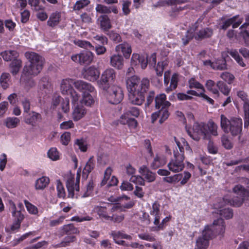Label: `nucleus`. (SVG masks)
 I'll list each match as a JSON object with an SVG mask.
<instances>
[{
  "label": "nucleus",
  "instance_id": "1",
  "mask_svg": "<svg viewBox=\"0 0 249 249\" xmlns=\"http://www.w3.org/2000/svg\"><path fill=\"white\" fill-rule=\"evenodd\" d=\"M147 78L141 79L136 75L129 77L126 80V87L129 92V100L135 105L140 106L144 101L145 93L149 87Z\"/></svg>",
  "mask_w": 249,
  "mask_h": 249
},
{
  "label": "nucleus",
  "instance_id": "2",
  "mask_svg": "<svg viewBox=\"0 0 249 249\" xmlns=\"http://www.w3.org/2000/svg\"><path fill=\"white\" fill-rule=\"evenodd\" d=\"M217 129V125L213 121H210L207 124L195 123L193 127V133H192L189 130L187 131L191 138L198 141L201 138L210 140L211 135L218 136Z\"/></svg>",
  "mask_w": 249,
  "mask_h": 249
},
{
  "label": "nucleus",
  "instance_id": "3",
  "mask_svg": "<svg viewBox=\"0 0 249 249\" xmlns=\"http://www.w3.org/2000/svg\"><path fill=\"white\" fill-rule=\"evenodd\" d=\"M225 231V225L223 219L218 218L213 221L211 226L205 227L202 235L196 240L197 249H205L209 246V240L212 237L213 232L215 234H222Z\"/></svg>",
  "mask_w": 249,
  "mask_h": 249
},
{
  "label": "nucleus",
  "instance_id": "4",
  "mask_svg": "<svg viewBox=\"0 0 249 249\" xmlns=\"http://www.w3.org/2000/svg\"><path fill=\"white\" fill-rule=\"evenodd\" d=\"M25 56L30 61V64L24 67L22 77L38 74L42 69L43 58L34 52H26Z\"/></svg>",
  "mask_w": 249,
  "mask_h": 249
},
{
  "label": "nucleus",
  "instance_id": "5",
  "mask_svg": "<svg viewBox=\"0 0 249 249\" xmlns=\"http://www.w3.org/2000/svg\"><path fill=\"white\" fill-rule=\"evenodd\" d=\"M25 56L30 61V64L24 67L22 77L38 74L42 69L43 58L34 52H26Z\"/></svg>",
  "mask_w": 249,
  "mask_h": 249
},
{
  "label": "nucleus",
  "instance_id": "6",
  "mask_svg": "<svg viewBox=\"0 0 249 249\" xmlns=\"http://www.w3.org/2000/svg\"><path fill=\"white\" fill-rule=\"evenodd\" d=\"M74 87L82 92V104L91 106L95 102L96 91L90 84L82 80H77L74 83Z\"/></svg>",
  "mask_w": 249,
  "mask_h": 249
},
{
  "label": "nucleus",
  "instance_id": "7",
  "mask_svg": "<svg viewBox=\"0 0 249 249\" xmlns=\"http://www.w3.org/2000/svg\"><path fill=\"white\" fill-rule=\"evenodd\" d=\"M220 126L225 133H230L232 136H240L242 129V120L237 118L229 119L222 114L220 116Z\"/></svg>",
  "mask_w": 249,
  "mask_h": 249
},
{
  "label": "nucleus",
  "instance_id": "8",
  "mask_svg": "<svg viewBox=\"0 0 249 249\" xmlns=\"http://www.w3.org/2000/svg\"><path fill=\"white\" fill-rule=\"evenodd\" d=\"M233 191L236 196H234L231 200L225 197L223 198L222 201L225 204H230L234 207H240L245 201L246 197L249 196V192L241 185H236Z\"/></svg>",
  "mask_w": 249,
  "mask_h": 249
},
{
  "label": "nucleus",
  "instance_id": "9",
  "mask_svg": "<svg viewBox=\"0 0 249 249\" xmlns=\"http://www.w3.org/2000/svg\"><path fill=\"white\" fill-rule=\"evenodd\" d=\"M140 113V110L138 107H130L126 109L121 115L119 120V122L123 125L127 124L130 128H135L138 125V122L135 119L131 118L130 116L137 118L139 116Z\"/></svg>",
  "mask_w": 249,
  "mask_h": 249
},
{
  "label": "nucleus",
  "instance_id": "10",
  "mask_svg": "<svg viewBox=\"0 0 249 249\" xmlns=\"http://www.w3.org/2000/svg\"><path fill=\"white\" fill-rule=\"evenodd\" d=\"M115 78V70L112 68H108L103 72L100 79L97 81V83L101 89L107 90L109 87V84L114 82Z\"/></svg>",
  "mask_w": 249,
  "mask_h": 249
},
{
  "label": "nucleus",
  "instance_id": "11",
  "mask_svg": "<svg viewBox=\"0 0 249 249\" xmlns=\"http://www.w3.org/2000/svg\"><path fill=\"white\" fill-rule=\"evenodd\" d=\"M107 99L112 104L120 103L124 98V93L122 88L119 86H113L107 89Z\"/></svg>",
  "mask_w": 249,
  "mask_h": 249
},
{
  "label": "nucleus",
  "instance_id": "12",
  "mask_svg": "<svg viewBox=\"0 0 249 249\" xmlns=\"http://www.w3.org/2000/svg\"><path fill=\"white\" fill-rule=\"evenodd\" d=\"M184 157L182 153H175L174 159H172L167 165L169 170L174 173L181 171L184 168Z\"/></svg>",
  "mask_w": 249,
  "mask_h": 249
},
{
  "label": "nucleus",
  "instance_id": "13",
  "mask_svg": "<svg viewBox=\"0 0 249 249\" xmlns=\"http://www.w3.org/2000/svg\"><path fill=\"white\" fill-rule=\"evenodd\" d=\"M80 170L78 169L76 175V182H74L73 178H70L68 179L66 182V187L68 191V196L69 197H73L74 192L75 190L77 192L79 191V182L80 178Z\"/></svg>",
  "mask_w": 249,
  "mask_h": 249
},
{
  "label": "nucleus",
  "instance_id": "14",
  "mask_svg": "<svg viewBox=\"0 0 249 249\" xmlns=\"http://www.w3.org/2000/svg\"><path fill=\"white\" fill-rule=\"evenodd\" d=\"M237 96L244 101L243 105L244 113V126L245 128H248L249 126V101L247 99V94L243 91L237 92Z\"/></svg>",
  "mask_w": 249,
  "mask_h": 249
},
{
  "label": "nucleus",
  "instance_id": "15",
  "mask_svg": "<svg viewBox=\"0 0 249 249\" xmlns=\"http://www.w3.org/2000/svg\"><path fill=\"white\" fill-rule=\"evenodd\" d=\"M155 107L157 109L166 110L168 111V108L171 103L166 100V96L164 93L157 95L155 98Z\"/></svg>",
  "mask_w": 249,
  "mask_h": 249
},
{
  "label": "nucleus",
  "instance_id": "16",
  "mask_svg": "<svg viewBox=\"0 0 249 249\" xmlns=\"http://www.w3.org/2000/svg\"><path fill=\"white\" fill-rule=\"evenodd\" d=\"M99 71L94 67H89L82 71L83 77L91 82L96 81L100 75Z\"/></svg>",
  "mask_w": 249,
  "mask_h": 249
},
{
  "label": "nucleus",
  "instance_id": "17",
  "mask_svg": "<svg viewBox=\"0 0 249 249\" xmlns=\"http://www.w3.org/2000/svg\"><path fill=\"white\" fill-rule=\"evenodd\" d=\"M243 20L242 18H240L239 15H236L223 21L221 28L226 30L231 25H232L233 28H237L242 23Z\"/></svg>",
  "mask_w": 249,
  "mask_h": 249
},
{
  "label": "nucleus",
  "instance_id": "18",
  "mask_svg": "<svg viewBox=\"0 0 249 249\" xmlns=\"http://www.w3.org/2000/svg\"><path fill=\"white\" fill-rule=\"evenodd\" d=\"M42 120L41 115L33 111L28 112L24 116L25 123L32 126H35L37 122H40Z\"/></svg>",
  "mask_w": 249,
  "mask_h": 249
},
{
  "label": "nucleus",
  "instance_id": "19",
  "mask_svg": "<svg viewBox=\"0 0 249 249\" xmlns=\"http://www.w3.org/2000/svg\"><path fill=\"white\" fill-rule=\"evenodd\" d=\"M95 10L98 14L106 15H107V14H109L112 12L115 14L118 13V10L116 6H107L101 4H97L96 5Z\"/></svg>",
  "mask_w": 249,
  "mask_h": 249
},
{
  "label": "nucleus",
  "instance_id": "20",
  "mask_svg": "<svg viewBox=\"0 0 249 249\" xmlns=\"http://www.w3.org/2000/svg\"><path fill=\"white\" fill-rule=\"evenodd\" d=\"M73 80L70 78L63 79L60 84V90L63 94L68 95L72 89H73L72 85H74Z\"/></svg>",
  "mask_w": 249,
  "mask_h": 249
},
{
  "label": "nucleus",
  "instance_id": "21",
  "mask_svg": "<svg viewBox=\"0 0 249 249\" xmlns=\"http://www.w3.org/2000/svg\"><path fill=\"white\" fill-rule=\"evenodd\" d=\"M139 172L149 182H153L156 179V173L151 172L149 169L145 165L141 166L139 169Z\"/></svg>",
  "mask_w": 249,
  "mask_h": 249
},
{
  "label": "nucleus",
  "instance_id": "22",
  "mask_svg": "<svg viewBox=\"0 0 249 249\" xmlns=\"http://www.w3.org/2000/svg\"><path fill=\"white\" fill-rule=\"evenodd\" d=\"M115 51L117 53H122L125 58H128L132 53L131 46L127 42H124L116 46Z\"/></svg>",
  "mask_w": 249,
  "mask_h": 249
},
{
  "label": "nucleus",
  "instance_id": "23",
  "mask_svg": "<svg viewBox=\"0 0 249 249\" xmlns=\"http://www.w3.org/2000/svg\"><path fill=\"white\" fill-rule=\"evenodd\" d=\"M169 116V113L168 111H166V110H159L152 113L151 115V122L152 123H154L157 119L160 117L159 122L160 124H162L167 119Z\"/></svg>",
  "mask_w": 249,
  "mask_h": 249
},
{
  "label": "nucleus",
  "instance_id": "24",
  "mask_svg": "<svg viewBox=\"0 0 249 249\" xmlns=\"http://www.w3.org/2000/svg\"><path fill=\"white\" fill-rule=\"evenodd\" d=\"M110 64L112 67L121 70L124 66V58L120 54H114L110 57Z\"/></svg>",
  "mask_w": 249,
  "mask_h": 249
},
{
  "label": "nucleus",
  "instance_id": "25",
  "mask_svg": "<svg viewBox=\"0 0 249 249\" xmlns=\"http://www.w3.org/2000/svg\"><path fill=\"white\" fill-rule=\"evenodd\" d=\"M213 35V30L211 28L206 27L196 32L195 37L196 40H199L211 37Z\"/></svg>",
  "mask_w": 249,
  "mask_h": 249
},
{
  "label": "nucleus",
  "instance_id": "26",
  "mask_svg": "<svg viewBox=\"0 0 249 249\" xmlns=\"http://www.w3.org/2000/svg\"><path fill=\"white\" fill-rule=\"evenodd\" d=\"M98 21L99 22L100 26L102 30L107 31L111 28L110 19L108 16L106 15H101Z\"/></svg>",
  "mask_w": 249,
  "mask_h": 249
},
{
  "label": "nucleus",
  "instance_id": "27",
  "mask_svg": "<svg viewBox=\"0 0 249 249\" xmlns=\"http://www.w3.org/2000/svg\"><path fill=\"white\" fill-rule=\"evenodd\" d=\"M61 20V13L58 12L53 13L47 21V25L51 27L57 26Z\"/></svg>",
  "mask_w": 249,
  "mask_h": 249
},
{
  "label": "nucleus",
  "instance_id": "28",
  "mask_svg": "<svg viewBox=\"0 0 249 249\" xmlns=\"http://www.w3.org/2000/svg\"><path fill=\"white\" fill-rule=\"evenodd\" d=\"M86 110L85 108L82 105H77L75 107L72 116L74 121H78L81 119L86 114Z\"/></svg>",
  "mask_w": 249,
  "mask_h": 249
},
{
  "label": "nucleus",
  "instance_id": "29",
  "mask_svg": "<svg viewBox=\"0 0 249 249\" xmlns=\"http://www.w3.org/2000/svg\"><path fill=\"white\" fill-rule=\"evenodd\" d=\"M4 124L9 128H14L17 127L20 123L19 118L15 117H9L6 118L3 121Z\"/></svg>",
  "mask_w": 249,
  "mask_h": 249
},
{
  "label": "nucleus",
  "instance_id": "30",
  "mask_svg": "<svg viewBox=\"0 0 249 249\" xmlns=\"http://www.w3.org/2000/svg\"><path fill=\"white\" fill-rule=\"evenodd\" d=\"M93 59V53L90 51H86L79 53V63L89 64Z\"/></svg>",
  "mask_w": 249,
  "mask_h": 249
},
{
  "label": "nucleus",
  "instance_id": "31",
  "mask_svg": "<svg viewBox=\"0 0 249 249\" xmlns=\"http://www.w3.org/2000/svg\"><path fill=\"white\" fill-rule=\"evenodd\" d=\"M10 210L12 212V216L17 219L16 221L21 222L24 219V215L21 213L20 211H17V208L15 203L12 201H9Z\"/></svg>",
  "mask_w": 249,
  "mask_h": 249
},
{
  "label": "nucleus",
  "instance_id": "32",
  "mask_svg": "<svg viewBox=\"0 0 249 249\" xmlns=\"http://www.w3.org/2000/svg\"><path fill=\"white\" fill-rule=\"evenodd\" d=\"M95 166V162L94 160V157L91 156L87 162L86 164L83 169V175L87 178L89 174L93 170Z\"/></svg>",
  "mask_w": 249,
  "mask_h": 249
},
{
  "label": "nucleus",
  "instance_id": "33",
  "mask_svg": "<svg viewBox=\"0 0 249 249\" xmlns=\"http://www.w3.org/2000/svg\"><path fill=\"white\" fill-rule=\"evenodd\" d=\"M0 55L2 57L4 60L9 61L16 59L18 54L16 51L15 50H7L0 53Z\"/></svg>",
  "mask_w": 249,
  "mask_h": 249
},
{
  "label": "nucleus",
  "instance_id": "34",
  "mask_svg": "<svg viewBox=\"0 0 249 249\" xmlns=\"http://www.w3.org/2000/svg\"><path fill=\"white\" fill-rule=\"evenodd\" d=\"M50 182L49 178L42 177L36 180V189L37 190H43L46 188Z\"/></svg>",
  "mask_w": 249,
  "mask_h": 249
},
{
  "label": "nucleus",
  "instance_id": "35",
  "mask_svg": "<svg viewBox=\"0 0 249 249\" xmlns=\"http://www.w3.org/2000/svg\"><path fill=\"white\" fill-rule=\"evenodd\" d=\"M229 54L233 58L237 64L242 67L246 66V63L244 62L243 59L240 56L238 52L236 50H231L228 52Z\"/></svg>",
  "mask_w": 249,
  "mask_h": 249
},
{
  "label": "nucleus",
  "instance_id": "36",
  "mask_svg": "<svg viewBox=\"0 0 249 249\" xmlns=\"http://www.w3.org/2000/svg\"><path fill=\"white\" fill-rule=\"evenodd\" d=\"M223 203H224L222 200L219 203L218 207L220 209L219 210V214L221 216L225 217L226 219H230L233 216L232 210L230 208L222 209Z\"/></svg>",
  "mask_w": 249,
  "mask_h": 249
},
{
  "label": "nucleus",
  "instance_id": "37",
  "mask_svg": "<svg viewBox=\"0 0 249 249\" xmlns=\"http://www.w3.org/2000/svg\"><path fill=\"white\" fill-rule=\"evenodd\" d=\"M21 64L22 62L19 59L16 58L12 61L10 65V72L13 75H16L18 72L21 67Z\"/></svg>",
  "mask_w": 249,
  "mask_h": 249
},
{
  "label": "nucleus",
  "instance_id": "38",
  "mask_svg": "<svg viewBox=\"0 0 249 249\" xmlns=\"http://www.w3.org/2000/svg\"><path fill=\"white\" fill-rule=\"evenodd\" d=\"M213 69L223 71L227 69L226 61L224 59L216 60L213 62Z\"/></svg>",
  "mask_w": 249,
  "mask_h": 249
},
{
  "label": "nucleus",
  "instance_id": "39",
  "mask_svg": "<svg viewBox=\"0 0 249 249\" xmlns=\"http://www.w3.org/2000/svg\"><path fill=\"white\" fill-rule=\"evenodd\" d=\"M95 210L100 218H104L106 220H111L112 219L110 216L108 215L107 209L106 207L97 206L95 208Z\"/></svg>",
  "mask_w": 249,
  "mask_h": 249
},
{
  "label": "nucleus",
  "instance_id": "40",
  "mask_svg": "<svg viewBox=\"0 0 249 249\" xmlns=\"http://www.w3.org/2000/svg\"><path fill=\"white\" fill-rule=\"evenodd\" d=\"M182 178V175L181 174H175L173 176L166 177L162 178V180L165 182L170 184H176Z\"/></svg>",
  "mask_w": 249,
  "mask_h": 249
},
{
  "label": "nucleus",
  "instance_id": "41",
  "mask_svg": "<svg viewBox=\"0 0 249 249\" xmlns=\"http://www.w3.org/2000/svg\"><path fill=\"white\" fill-rule=\"evenodd\" d=\"M10 74L8 73H3L0 78V84L3 89H5L9 86Z\"/></svg>",
  "mask_w": 249,
  "mask_h": 249
},
{
  "label": "nucleus",
  "instance_id": "42",
  "mask_svg": "<svg viewBox=\"0 0 249 249\" xmlns=\"http://www.w3.org/2000/svg\"><path fill=\"white\" fill-rule=\"evenodd\" d=\"M63 232L67 234H77L79 233L77 228H75L73 224H70L64 225L62 229Z\"/></svg>",
  "mask_w": 249,
  "mask_h": 249
},
{
  "label": "nucleus",
  "instance_id": "43",
  "mask_svg": "<svg viewBox=\"0 0 249 249\" xmlns=\"http://www.w3.org/2000/svg\"><path fill=\"white\" fill-rule=\"evenodd\" d=\"M178 81V74L174 73L172 76L170 86L166 89L165 91L167 92H169L170 91L175 89L177 87Z\"/></svg>",
  "mask_w": 249,
  "mask_h": 249
},
{
  "label": "nucleus",
  "instance_id": "44",
  "mask_svg": "<svg viewBox=\"0 0 249 249\" xmlns=\"http://www.w3.org/2000/svg\"><path fill=\"white\" fill-rule=\"evenodd\" d=\"M216 86L218 87L219 90L225 95H229L231 89L225 82L219 81L216 83Z\"/></svg>",
  "mask_w": 249,
  "mask_h": 249
},
{
  "label": "nucleus",
  "instance_id": "45",
  "mask_svg": "<svg viewBox=\"0 0 249 249\" xmlns=\"http://www.w3.org/2000/svg\"><path fill=\"white\" fill-rule=\"evenodd\" d=\"M48 157L53 160H57L59 159V153L55 147L51 148L48 151Z\"/></svg>",
  "mask_w": 249,
  "mask_h": 249
},
{
  "label": "nucleus",
  "instance_id": "46",
  "mask_svg": "<svg viewBox=\"0 0 249 249\" xmlns=\"http://www.w3.org/2000/svg\"><path fill=\"white\" fill-rule=\"evenodd\" d=\"M74 43L81 48L87 49L94 48L89 42L86 40L77 39L74 41Z\"/></svg>",
  "mask_w": 249,
  "mask_h": 249
},
{
  "label": "nucleus",
  "instance_id": "47",
  "mask_svg": "<svg viewBox=\"0 0 249 249\" xmlns=\"http://www.w3.org/2000/svg\"><path fill=\"white\" fill-rule=\"evenodd\" d=\"M25 205L28 212L32 214H37L38 213V209L36 206L31 204L27 200L24 201Z\"/></svg>",
  "mask_w": 249,
  "mask_h": 249
},
{
  "label": "nucleus",
  "instance_id": "48",
  "mask_svg": "<svg viewBox=\"0 0 249 249\" xmlns=\"http://www.w3.org/2000/svg\"><path fill=\"white\" fill-rule=\"evenodd\" d=\"M214 85L215 83L212 80H208L206 82V87L209 91L212 92L213 94L218 96L219 91L216 89L214 88Z\"/></svg>",
  "mask_w": 249,
  "mask_h": 249
},
{
  "label": "nucleus",
  "instance_id": "49",
  "mask_svg": "<svg viewBox=\"0 0 249 249\" xmlns=\"http://www.w3.org/2000/svg\"><path fill=\"white\" fill-rule=\"evenodd\" d=\"M56 189L57 196L60 198H64L66 196L65 189L59 180L56 181Z\"/></svg>",
  "mask_w": 249,
  "mask_h": 249
},
{
  "label": "nucleus",
  "instance_id": "50",
  "mask_svg": "<svg viewBox=\"0 0 249 249\" xmlns=\"http://www.w3.org/2000/svg\"><path fill=\"white\" fill-rule=\"evenodd\" d=\"M189 87L190 88H195V89H199L204 91V89L202 84H201L199 82L197 81L195 78H191L189 81Z\"/></svg>",
  "mask_w": 249,
  "mask_h": 249
},
{
  "label": "nucleus",
  "instance_id": "51",
  "mask_svg": "<svg viewBox=\"0 0 249 249\" xmlns=\"http://www.w3.org/2000/svg\"><path fill=\"white\" fill-rule=\"evenodd\" d=\"M165 162L161 161L160 157L156 155L151 164V167L153 169H156L160 166H163Z\"/></svg>",
  "mask_w": 249,
  "mask_h": 249
},
{
  "label": "nucleus",
  "instance_id": "52",
  "mask_svg": "<svg viewBox=\"0 0 249 249\" xmlns=\"http://www.w3.org/2000/svg\"><path fill=\"white\" fill-rule=\"evenodd\" d=\"M130 181L137 185H145V180L140 176H132L130 178Z\"/></svg>",
  "mask_w": 249,
  "mask_h": 249
},
{
  "label": "nucleus",
  "instance_id": "53",
  "mask_svg": "<svg viewBox=\"0 0 249 249\" xmlns=\"http://www.w3.org/2000/svg\"><path fill=\"white\" fill-rule=\"evenodd\" d=\"M89 0H81L77 1L74 6V10H80L89 3Z\"/></svg>",
  "mask_w": 249,
  "mask_h": 249
},
{
  "label": "nucleus",
  "instance_id": "54",
  "mask_svg": "<svg viewBox=\"0 0 249 249\" xmlns=\"http://www.w3.org/2000/svg\"><path fill=\"white\" fill-rule=\"evenodd\" d=\"M167 65V62L166 61L159 62L158 63L157 66L155 69V70L157 72V75L158 76H162L164 67Z\"/></svg>",
  "mask_w": 249,
  "mask_h": 249
},
{
  "label": "nucleus",
  "instance_id": "55",
  "mask_svg": "<svg viewBox=\"0 0 249 249\" xmlns=\"http://www.w3.org/2000/svg\"><path fill=\"white\" fill-rule=\"evenodd\" d=\"M94 183L92 180H90L87 185L86 191L83 195V197H88L92 193L94 187Z\"/></svg>",
  "mask_w": 249,
  "mask_h": 249
},
{
  "label": "nucleus",
  "instance_id": "56",
  "mask_svg": "<svg viewBox=\"0 0 249 249\" xmlns=\"http://www.w3.org/2000/svg\"><path fill=\"white\" fill-rule=\"evenodd\" d=\"M182 2V1L180 0H164L159 1V5L160 6H163L165 5H177L180 4Z\"/></svg>",
  "mask_w": 249,
  "mask_h": 249
},
{
  "label": "nucleus",
  "instance_id": "57",
  "mask_svg": "<svg viewBox=\"0 0 249 249\" xmlns=\"http://www.w3.org/2000/svg\"><path fill=\"white\" fill-rule=\"evenodd\" d=\"M75 144H76L79 149L82 152H86L87 150V146L85 141L81 139H77L75 141Z\"/></svg>",
  "mask_w": 249,
  "mask_h": 249
},
{
  "label": "nucleus",
  "instance_id": "58",
  "mask_svg": "<svg viewBox=\"0 0 249 249\" xmlns=\"http://www.w3.org/2000/svg\"><path fill=\"white\" fill-rule=\"evenodd\" d=\"M40 85L44 89H49L51 87V84L48 77H42L40 80Z\"/></svg>",
  "mask_w": 249,
  "mask_h": 249
},
{
  "label": "nucleus",
  "instance_id": "59",
  "mask_svg": "<svg viewBox=\"0 0 249 249\" xmlns=\"http://www.w3.org/2000/svg\"><path fill=\"white\" fill-rule=\"evenodd\" d=\"M71 140V133L65 132L61 136V142L62 144L67 145Z\"/></svg>",
  "mask_w": 249,
  "mask_h": 249
},
{
  "label": "nucleus",
  "instance_id": "60",
  "mask_svg": "<svg viewBox=\"0 0 249 249\" xmlns=\"http://www.w3.org/2000/svg\"><path fill=\"white\" fill-rule=\"evenodd\" d=\"M170 219V217H166L164 218L161 221V222L155 227H153L151 229V231H159L160 230H162L164 228V224L169 221Z\"/></svg>",
  "mask_w": 249,
  "mask_h": 249
},
{
  "label": "nucleus",
  "instance_id": "61",
  "mask_svg": "<svg viewBox=\"0 0 249 249\" xmlns=\"http://www.w3.org/2000/svg\"><path fill=\"white\" fill-rule=\"evenodd\" d=\"M220 77L225 81H227L228 83L231 82L234 79V76L232 74L228 72H224L221 73Z\"/></svg>",
  "mask_w": 249,
  "mask_h": 249
},
{
  "label": "nucleus",
  "instance_id": "62",
  "mask_svg": "<svg viewBox=\"0 0 249 249\" xmlns=\"http://www.w3.org/2000/svg\"><path fill=\"white\" fill-rule=\"evenodd\" d=\"M160 205L158 202H155L152 206V209L150 210V213L151 215H157L158 213H160Z\"/></svg>",
  "mask_w": 249,
  "mask_h": 249
},
{
  "label": "nucleus",
  "instance_id": "63",
  "mask_svg": "<svg viewBox=\"0 0 249 249\" xmlns=\"http://www.w3.org/2000/svg\"><path fill=\"white\" fill-rule=\"evenodd\" d=\"M21 105L23 108L24 112L26 114L29 112L31 107V104L29 100L27 98L24 99L21 101Z\"/></svg>",
  "mask_w": 249,
  "mask_h": 249
},
{
  "label": "nucleus",
  "instance_id": "64",
  "mask_svg": "<svg viewBox=\"0 0 249 249\" xmlns=\"http://www.w3.org/2000/svg\"><path fill=\"white\" fill-rule=\"evenodd\" d=\"M9 104L7 102L4 101L0 103V116H3L8 110Z\"/></svg>",
  "mask_w": 249,
  "mask_h": 249
}]
</instances>
